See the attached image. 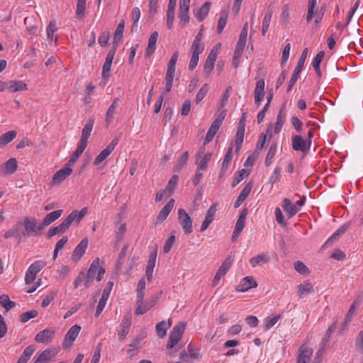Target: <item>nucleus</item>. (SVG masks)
I'll return each mask as SVG.
<instances>
[{"label":"nucleus","mask_w":363,"mask_h":363,"mask_svg":"<svg viewBox=\"0 0 363 363\" xmlns=\"http://www.w3.org/2000/svg\"><path fill=\"white\" fill-rule=\"evenodd\" d=\"M310 144V140L308 144H307L301 135H295L292 138V147L296 151L307 152Z\"/></svg>","instance_id":"obj_16"},{"label":"nucleus","mask_w":363,"mask_h":363,"mask_svg":"<svg viewBox=\"0 0 363 363\" xmlns=\"http://www.w3.org/2000/svg\"><path fill=\"white\" fill-rule=\"evenodd\" d=\"M252 188V185L251 184H247L245 185V186L242 189L241 192L240 193L239 196H238L236 201L234 203L235 208H238L241 206V204L245 201V200L247 199V197L249 196L251 190Z\"/></svg>","instance_id":"obj_27"},{"label":"nucleus","mask_w":363,"mask_h":363,"mask_svg":"<svg viewBox=\"0 0 363 363\" xmlns=\"http://www.w3.org/2000/svg\"><path fill=\"white\" fill-rule=\"evenodd\" d=\"M118 143V138H113L110 144L103 150L101 153L96 157V159H106L114 150L115 147L117 145Z\"/></svg>","instance_id":"obj_31"},{"label":"nucleus","mask_w":363,"mask_h":363,"mask_svg":"<svg viewBox=\"0 0 363 363\" xmlns=\"http://www.w3.org/2000/svg\"><path fill=\"white\" fill-rule=\"evenodd\" d=\"M177 4V0H169L167 11V26L168 29H172L174 19V10Z\"/></svg>","instance_id":"obj_22"},{"label":"nucleus","mask_w":363,"mask_h":363,"mask_svg":"<svg viewBox=\"0 0 363 363\" xmlns=\"http://www.w3.org/2000/svg\"><path fill=\"white\" fill-rule=\"evenodd\" d=\"M132 19L133 21V23L132 26V31H137L138 30V23L140 18V10L138 7H134L132 10Z\"/></svg>","instance_id":"obj_46"},{"label":"nucleus","mask_w":363,"mask_h":363,"mask_svg":"<svg viewBox=\"0 0 363 363\" xmlns=\"http://www.w3.org/2000/svg\"><path fill=\"white\" fill-rule=\"evenodd\" d=\"M174 74L175 72L167 71L165 76V91L167 93L172 89Z\"/></svg>","instance_id":"obj_49"},{"label":"nucleus","mask_w":363,"mask_h":363,"mask_svg":"<svg viewBox=\"0 0 363 363\" xmlns=\"http://www.w3.org/2000/svg\"><path fill=\"white\" fill-rule=\"evenodd\" d=\"M264 86L265 82L263 79H259L256 83L254 95H259L260 96H264Z\"/></svg>","instance_id":"obj_57"},{"label":"nucleus","mask_w":363,"mask_h":363,"mask_svg":"<svg viewBox=\"0 0 363 363\" xmlns=\"http://www.w3.org/2000/svg\"><path fill=\"white\" fill-rule=\"evenodd\" d=\"M60 348L50 347L41 352L34 363H48L59 352Z\"/></svg>","instance_id":"obj_11"},{"label":"nucleus","mask_w":363,"mask_h":363,"mask_svg":"<svg viewBox=\"0 0 363 363\" xmlns=\"http://www.w3.org/2000/svg\"><path fill=\"white\" fill-rule=\"evenodd\" d=\"M94 123V117L89 118L82 130V136L80 138L81 141H83V142L87 143L88 139L91 135L92 129H93Z\"/></svg>","instance_id":"obj_28"},{"label":"nucleus","mask_w":363,"mask_h":363,"mask_svg":"<svg viewBox=\"0 0 363 363\" xmlns=\"http://www.w3.org/2000/svg\"><path fill=\"white\" fill-rule=\"evenodd\" d=\"M179 177L177 175H174L171 177L169 179L168 184L164 189V191L168 193L169 194H172L173 191H174L177 183H178Z\"/></svg>","instance_id":"obj_52"},{"label":"nucleus","mask_w":363,"mask_h":363,"mask_svg":"<svg viewBox=\"0 0 363 363\" xmlns=\"http://www.w3.org/2000/svg\"><path fill=\"white\" fill-rule=\"evenodd\" d=\"M191 49L193 55H196L199 57V55L204 50V45L201 42L193 41Z\"/></svg>","instance_id":"obj_54"},{"label":"nucleus","mask_w":363,"mask_h":363,"mask_svg":"<svg viewBox=\"0 0 363 363\" xmlns=\"http://www.w3.org/2000/svg\"><path fill=\"white\" fill-rule=\"evenodd\" d=\"M218 46H220V44L216 45L208 54L206 62L203 66V74L208 77L214 69L215 62L218 57Z\"/></svg>","instance_id":"obj_8"},{"label":"nucleus","mask_w":363,"mask_h":363,"mask_svg":"<svg viewBox=\"0 0 363 363\" xmlns=\"http://www.w3.org/2000/svg\"><path fill=\"white\" fill-rule=\"evenodd\" d=\"M87 213V208H83L81 211H73L69 216L59 225L61 230L65 233L68 230L71 224L74 221L77 223L80 222L81 220Z\"/></svg>","instance_id":"obj_4"},{"label":"nucleus","mask_w":363,"mask_h":363,"mask_svg":"<svg viewBox=\"0 0 363 363\" xmlns=\"http://www.w3.org/2000/svg\"><path fill=\"white\" fill-rule=\"evenodd\" d=\"M125 28V22L124 21H121L119 24L118 25L113 36V45H116V44L118 45V41H120L123 36V32Z\"/></svg>","instance_id":"obj_38"},{"label":"nucleus","mask_w":363,"mask_h":363,"mask_svg":"<svg viewBox=\"0 0 363 363\" xmlns=\"http://www.w3.org/2000/svg\"><path fill=\"white\" fill-rule=\"evenodd\" d=\"M306 197H301L294 204H293L289 199L285 198L282 201V208L289 218L295 216L304 205Z\"/></svg>","instance_id":"obj_2"},{"label":"nucleus","mask_w":363,"mask_h":363,"mask_svg":"<svg viewBox=\"0 0 363 363\" xmlns=\"http://www.w3.org/2000/svg\"><path fill=\"white\" fill-rule=\"evenodd\" d=\"M131 325V317L129 315H126L123 317L122 322L119 325L118 336L120 340H123L125 338L127 335L129 333L130 328Z\"/></svg>","instance_id":"obj_14"},{"label":"nucleus","mask_w":363,"mask_h":363,"mask_svg":"<svg viewBox=\"0 0 363 363\" xmlns=\"http://www.w3.org/2000/svg\"><path fill=\"white\" fill-rule=\"evenodd\" d=\"M7 88L11 92H16L27 90L28 86L22 81H10Z\"/></svg>","instance_id":"obj_34"},{"label":"nucleus","mask_w":363,"mask_h":363,"mask_svg":"<svg viewBox=\"0 0 363 363\" xmlns=\"http://www.w3.org/2000/svg\"><path fill=\"white\" fill-rule=\"evenodd\" d=\"M247 216V211L242 210L241 213H240L239 218L235 223V230L237 232H242L245 225V220Z\"/></svg>","instance_id":"obj_44"},{"label":"nucleus","mask_w":363,"mask_h":363,"mask_svg":"<svg viewBox=\"0 0 363 363\" xmlns=\"http://www.w3.org/2000/svg\"><path fill=\"white\" fill-rule=\"evenodd\" d=\"M55 335V330L52 328H46L35 336V341L40 343L48 344L52 342Z\"/></svg>","instance_id":"obj_13"},{"label":"nucleus","mask_w":363,"mask_h":363,"mask_svg":"<svg viewBox=\"0 0 363 363\" xmlns=\"http://www.w3.org/2000/svg\"><path fill=\"white\" fill-rule=\"evenodd\" d=\"M273 14V11L270 9L269 8L266 11L263 21H262V35L264 36L268 31V28L272 20Z\"/></svg>","instance_id":"obj_36"},{"label":"nucleus","mask_w":363,"mask_h":363,"mask_svg":"<svg viewBox=\"0 0 363 363\" xmlns=\"http://www.w3.org/2000/svg\"><path fill=\"white\" fill-rule=\"evenodd\" d=\"M210 6L211 3L208 1H206L200 8L196 9L194 11V13L199 22L203 21L208 16V13L210 10Z\"/></svg>","instance_id":"obj_25"},{"label":"nucleus","mask_w":363,"mask_h":363,"mask_svg":"<svg viewBox=\"0 0 363 363\" xmlns=\"http://www.w3.org/2000/svg\"><path fill=\"white\" fill-rule=\"evenodd\" d=\"M245 120L246 113H243L240 119L236 133V135H239L240 138V136H244L245 135Z\"/></svg>","instance_id":"obj_56"},{"label":"nucleus","mask_w":363,"mask_h":363,"mask_svg":"<svg viewBox=\"0 0 363 363\" xmlns=\"http://www.w3.org/2000/svg\"><path fill=\"white\" fill-rule=\"evenodd\" d=\"M120 99L118 97L115 98L111 104V105L108 107L106 113V119L109 123L111 122L114 115L116 112V108L119 104Z\"/></svg>","instance_id":"obj_37"},{"label":"nucleus","mask_w":363,"mask_h":363,"mask_svg":"<svg viewBox=\"0 0 363 363\" xmlns=\"http://www.w3.org/2000/svg\"><path fill=\"white\" fill-rule=\"evenodd\" d=\"M297 293L299 298H303L308 294H314L313 286L309 281H305L298 286Z\"/></svg>","instance_id":"obj_21"},{"label":"nucleus","mask_w":363,"mask_h":363,"mask_svg":"<svg viewBox=\"0 0 363 363\" xmlns=\"http://www.w3.org/2000/svg\"><path fill=\"white\" fill-rule=\"evenodd\" d=\"M45 262L43 260H38L33 263L29 267L28 270L33 272L35 274H37L45 266Z\"/></svg>","instance_id":"obj_55"},{"label":"nucleus","mask_w":363,"mask_h":363,"mask_svg":"<svg viewBox=\"0 0 363 363\" xmlns=\"http://www.w3.org/2000/svg\"><path fill=\"white\" fill-rule=\"evenodd\" d=\"M145 281L144 278L140 279L138 284L136 300L143 299L145 296Z\"/></svg>","instance_id":"obj_50"},{"label":"nucleus","mask_w":363,"mask_h":363,"mask_svg":"<svg viewBox=\"0 0 363 363\" xmlns=\"http://www.w3.org/2000/svg\"><path fill=\"white\" fill-rule=\"evenodd\" d=\"M244 48L240 47H235L233 59V65L236 69L239 66L240 57L242 55Z\"/></svg>","instance_id":"obj_53"},{"label":"nucleus","mask_w":363,"mask_h":363,"mask_svg":"<svg viewBox=\"0 0 363 363\" xmlns=\"http://www.w3.org/2000/svg\"><path fill=\"white\" fill-rule=\"evenodd\" d=\"M280 318H281V316L279 315H276L269 316V317H267L266 318H264L263 320L264 330H269L272 327H273L278 322V320L280 319Z\"/></svg>","instance_id":"obj_45"},{"label":"nucleus","mask_w":363,"mask_h":363,"mask_svg":"<svg viewBox=\"0 0 363 363\" xmlns=\"http://www.w3.org/2000/svg\"><path fill=\"white\" fill-rule=\"evenodd\" d=\"M35 350V348L33 345H29L24 350L23 354L20 356L17 363H26L33 354Z\"/></svg>","instance_id":"obj_39"},{"label":"nucleus","mask_w":363,"mask_h":363,"mask_svg":"<svg viewBox=\"0 0 363 363\" xmlns=\"http://www.w3.org/2000/svg\"><path fill=\"white\" fill-rule=\"evenodd\" d=\"M233 262V259L231 256H228L221 264L220 267L218 268L217 272L224 277L229 269L231 267L232 264Z\"/></svg>","instance_id":"obj_40"},{"label":"nucleus","mask_w":363,"mask_h":363,"mask_svg":"<svg viewBox=\"0 0 363 363\" xmlns=\"http://www.w3.org/2000/svg\"><path fill=\"white\" fill-rule=\"evenodd\" d=\"M191 0H179V18L185 24L189 22V4Z\"/></svg>","instance_id":"obj_15"},{"label":"nucleus","mask_w":363,"mask_h":363,"mask_svg":"<svg viewBox=\"0 0 363 363\" xmlns=\"http://www.w3.org/2000/svg\"><path fill=\"white\" fill-rule=\"evenodd\" d=\"M349 225L347 223L344 224L342 225L339 229H337L330 238L328 239L325 244H328L330 242L333 240H336L340 235L345 233V232L347 230Z\"/></svg>","instance_id":"obj_48"},{"label":"nucleus","mask_w":363,"mask_h":363,"mask_svg":"<svg viewBox=\"0 0 363 363\" xmlns=\"http://www.w3.org/2000/svg\"><path fill=\"white\" fill-rule=\"evenodd\" d=\"M62 213L63 210L60 209L52 211L46 215V216L43 218L41 224L39 225V229H43L45 226H48L62 216Z\"/></svg>","instance_id":"obj_19"},{"label":"nucleus","mask_w":363,"mask_h":363,"mask_svg":"<svg viewBox=\"0 0 363 363\" xmlns=\"http://www.w3.org/2000/svg\"><path fill=\"white\" fill-rule=\"evenodd\" d=\"M104 273L105 269L100 267L99 259H95L91 264L84 278V286L86 288L89 287L91 281L95 278H96L97 281H101Z\"/></svg>","instance_id":"obj_1"},{"label":"nucleus","mask_w":363,"mask_h":363,"mask_svg":"<svg viewBox=\"0 0 363 363\" xmlns=\"http://www.w3.org/2000/svg\"><path fill=\"white\" fill-rule=\"evenodd\" d=\"M208 84H204L201 88L199 89V91H198L196 96V99H195V102L196 104H199L200 101H201L203 100V99L205 97V96L206 95V94L208 93Z\"/></svg>","instance_id":"obj_60"},{"label":"nucleus","mask_w":363,"mask_h":363,"mask_svg":"<svg viewBox=\"0 0 363 363\" xmlns=\"http://www.w3.org/2000/svg\"><path fill=\"white\" fill-rule=\"evenodd\" d=\"M216 208L215 205H212L207 211L205 216L204 220L202 222L200 230L201 232L205 231L210 224L212 223V221L214 219V216L216 215Z\"/></svg>","instance_id":"obj_20"},{"label":"nucleus","mask_w":363,"mask_h":363,"mask_svg":"<svg viewBox=\"0 0 363 363\" xmlns=\"http://www.w3.org/2000/svg\"><path fill=\"white\" fill-rule=\"evenodd\" d=\"M158 32L154 31L152 33L148 40V45L146 48L145 57H150L156 49V43L158 38Z\"/></svg>","instance_id":"obj_26"},{"label":"nucleus","mask_w":363,"mask_h":363,"mask_svg":"<svg viewBox=\"0 0 363 363\" xmlns=\"http://www.w3.org/2000/svg\"><path fill=\"white\" fill-rule=\"evenodd\" d=\"M16 169V160H7L2 164L1 171L4 174H13Z\"/></svg>","instance_id":"obj_32"},{"label":"nucleus","mask_w":363,"mask_h":363,"mask_svg":"<svg viewBox=\"0 0 363 363\" xmlns=\"http://www.w3.org/2000/svg\"><path fill=\"white\" fill-rule=\"evenodd\" d=\"M156 258H157V250H155L150 255L149 260L147 262V264L146 270H145V275L149 281H150L152 280L153 270H154V267H155V263H156Z\"/></svg>","instance_id":"obj_24"},{"label":"nucleus","mask_w":363,"mask_h":363,"mask_svg":"<svg viewBox=\"0 0 363 363\" xmlns=\"http://www.w3.org/2000/svg\"><path fill=\"white\" fill-rule=\"evenodd\" d=\"M18 227L23 226L24 232L23 235L25 236L30 237L37 235L39 226H37V220L33 217H26L18 223Z\"/></svg>","instance_id":"obj_5"},{"label":"nucleus","mask_w":363,"mask_h":363,"mask_svg":"<svg viewBox=\"0 0 363 363\" xmlns=\"http://www.w3.org/2000/svg\"><path fill=\"white\" fill-rule=\"evenodd\" d=\"M294 269L301 274H307L309 273L308 267L304 263L297 261L294 263Z\"/></svg>","instance_id":"obj_64"},{"label":"nucleus","mask_w":363,"mask_h":363,"mask_svg":"<svg viewBox=\"0 0 363 363\" xmlns=\"http://www.w3.org/2000/svg\"><path fill=\"white\" fill-rule=\"evenodd\" d=\"M111 64L108 62H105L103 67H102V79H103V85L105 86L106 84V82L110 77L111 75Z\"/></svg>","instance_id":"obj_51"},{"label":"nucleus","mask_w":363,"mask_h":363,"mask_svg":"<svg viewBox=\"0 0 363 363\" xmlns=\"http://www.w3.org/2000/svg\"><path fill=\"white\" fill-rule=\"evenodd\" d=\"M0 304L2 307H4L6 311L10 310L13 307L15 306V303L11 301L8 295L3 294L0 296Z\"/></svg>","instance_id":"obj_47"},{"label":"nucleus","mask_w":363,"mask_h":363,"mask_svg":"<svg viewBox=\"0 0 363 363\" xmlns=\"http://www.w3.org/2000/svg\"><path fill=\"white\" fill-rule=\"evenodd\" d=\"M145 337L144 335L137 336L133 341L128 345V353L134 354V351L140 349L142 347V341Z\"/></svg>","instance_id":"obj_43"},{"label":"nucleus","mask_w":363,"mask_h":363,"mask_svg":"<svg viewBox=\"0 0 363 363\" xmlns=\"http://www.w3.org/2000/svg\"><path fill=\"white\" fill-rule=\"evenodd\" d=\"M87 145L86 143L79 140L77 150L73 152L70 159H78L83 152L84 151Z\"/></svg>","instance_id":"obj_59"},{"label":"nucleus","mask_w":363,"mask_h":363,"mask_svg":"<svg viewBox=\"0 0 363 363\" xmlns=\"http://www.w3.org/2000/svg\"><path fill=\"white\" fill-rule=\"evenodd\" d=\"M297 363H320V359L313 356L311 347L303 345L299 349Z\"/></svg>","instance_id":"obj_7"},{"label":"nucleus","mask_w":363,"mask_h":363,"mask_svg":"<svg viewBox=\"0 0 363 363\" xmlns=\"http://www.w3.org/2000/svg\"><path fill=\"white\" fill-rule=\"evenodd\" d=\"M175 242V235L173 233H171L169 237L166 240L164 245L163 247V252L164 253H168Z\"/></svg>","instance_id":"obj_62"},{"label":"nucleus","mask_w":363,"mask_h":363,"mask_svg":"<svg viewBox=\"0 0 363 363\" xmlns=\"http://www.w3.org/2000/svg\"><path fill=\"white\" fill-rule=\"evenodd\" d=\"M179 52L176 51L172 54L168 62L167 71L175 72V65L177 62Z\"/></svg>","instance_id":"obj_61"},{"label":"nucleus","mask_w":363,"mask_h":363,"mask_svg":"<svg viewBox=\"0 0 363 363\" xmlns=\"http://www.w3.org/2000/svg\"><path fill=\"white\" fill-rule=\"evenodd\" d=\"M185 328L186 325L184 323H179L173 328L169 334L167 342V347L169 349H172L179 342L184 333Z\"/></svg>","instance_id":"obj_6"},{"label":"nucleus","mask_w":363,"mask_h":363,"mask_svg":"<svg viewBox=\"0 0 363 363\" xmlns=\"http://www.w3.org/2000/svg\"><path fill=\"white\" fill-rule=\"evenodd\" d=\"M178 218L184 232L186 234L191 233L193 232L192 220L183 208L178 210Z\"/></svg>","instance_id":"obj_9"},{"label":"nucleus","mask_w":363,"mask_h":363,"mask_svg":"<svg viewBox=\"0 0 363 363\" xmlns=\"http://www.w3.org/2000/svg\"><path fill=\"white\" fill-rule=\"evenodd\" d=\"M269 260V257L266 254H259L250 259V263L252 267H256L257 266L262 265L263 264L267 263Z\"/></svg>","instance_id":"obj_33"},{"label":"nucleus","mask_w":363,"mask_h":363,"mask_svg":"<svg viewBox=\"0 0 363 363\" xmlns=\"http://www.w3.org/2000/svg\"><path fill=\"white\" fill-rule=\"evenodd\" d=\"M89 240L86 238L82 240L79 244L75 247L72 254V259L79 260L85 253L88 246Z\"/></svg>","instance_id":"obj_23"},{"label":"nucleus","mask_w":363,"mask_h":363,"mask_svg":"<svg viewBox=\"0 0 363 363\" xmlns=\"http://www.w3.org/2000/svg\"><path fill=\"white\" fill-rule=\"evenodd\" d=\"M57 292L55 291H52L49 292L43 298L41 306L43 308L47 307L55 298L56 296Z\"/></svg>","instance_id":"obj_63"},{"label":"nucleus","mask_w":363,"mask_h":363,"mask_svg":"<svg viewBox=\"0 0 363 363\" xmlns=\"http://www.w3.org/2000/svg\"><path fill=\"white\" fill-rule=\"evenodd\" d=\"M17 135L16 130H9L0 136V147H5L11 142Z\"/></svg>","instance_id":"obj_35"},{"label":"nucleus","mask_w":363,"mask_h":363,"mask_svg":"<svg viewBox=\"0 0 363 363\" xmlns=\"http://www.w3.org/2000/svg\"><path fill=\"white\" fill-rule=\"evenodd\" d=\"M80 330L81 327L78 325H74L69 329L62 342L64 348H69L72 346L74 340L79 335Z\"/></svg>","instance_id":"obj_10"},{"label":"nucleus","mask_w":363,"mask_h":363,"mask_svg":"<svg viewBox=\"0 0 363 363\" xmlns=\"http://www.w3.org/2000/svg\"><path fill=\"white\" fill-rule=\"evenodd\" d=\"M228 20V14L225 12H223L221 16L218 20L217 25V32L218 33H221L227 23Z\"/></svg>","instance_id":"obj_58"},{"label":"nucleus","mask_w":363,"mask_h":363,"mask_svg":"<svg viewBox=\"0 0 363 363\" xmlns=\"http://www.w3.org/2000/svg\"><path fill=\"white\" fill-rule=\"evenodd\" d=\"M307 54H308V48H305L303 50V52L299 57V60L297 62V65H296L293 73L299 76V74L301 73V72L302 71V69L303 68L304 63H305V61H306V59L307 57Z\"/></svg>","instance_id":"obj_41"},{"label":"nucleus","mask_w":363,"mask_h":363,"mask_svg":"<svg viewBox=\"0 0 363 363\" xmlns=\"http://www.w3.org/2000/svg\"><path fill=\"white\" fill-rule=\"evenodd\" d=\"M286 118L285 106L283 105L278 113L277 121L274 127V133H279L281 131L282 125L284 124Z\"/></svg>","instance_id":"obj_29"},{"label":"nucleus","mask_w":363,"mask_h":363,"mask_svg":"<svg viewBox=\"0 0 363 363\" xmlns=\"http://www.w3.org/2000/svg\"><path fill=\"white\" fill-rule=\"evenodd\" d=\"M174 205V200L172 199L167 202V203L162 208V209L159 213L156 220V224L162 223L167 218L169 213L172 211Z\"/></svg>","instance_id":"obj_18"},{"label":"nucleus","mask_w":363,"mask_h":363,"mask_svg":"<svg viewBox=\"0 0 363 363\" xmlns=\"http://www.w3.org/2000/svg\"><path fill=\"white\" fill-rule=\"evenodd\" d=\"M156 301L155 299H148L145 301L143 299L136 300L135 314L143 315L147 313L155 305Z\"/></svg>","instance_id":"obj_12"},{"label":"nucleus","mask_w":363,"mask_h":363,"mask_svg":"<svg viewBox=\"0 0 363 363\" xmlns=\"http://www.w3.org/2000/svg\"><path fill=\"white\" fill-rule=\"evenodd\" d=\"M170 323L162 320L156 325V331L158 336L161 338L164 337L167 334V330L170 327Z\"/></svg>","instance_id":"obj_42"},{"label":"nucleus","mask_w":363,"mask_h":363,"mask_svg":"<svg viewBox=\"0 0 363 363\" xmlns=\"http://www.w3.org/2000/svg\"><path fill=\"white\" fill-rule=\"evenodd\" d=\"M220 125H221L218 123V122L213 121L211 125L210 126V128L207 132L206 136L204 139V141H203L204 145H206V144H208L209 142H211L212 140V139L213 138L215 135L217 133Z\"/></svg>","instance_id":"obj_30"},{"label":"nucleus","mask_w":363,"mask_h":363,"mask_svg":"<svg viewBox=\"0 0 363 363\" xmlns=\"http://www.w3.org/2000/svg\"><path fill=\"white\" fill-rule=\"evenodd\" d=\"M76 160H69V162L60 169L55 172L52 178V185H59L64 182L72 172V167Z\"/></svg>","instance_id":"obj_3"},{"label":"nucleus","mask_w":363,"mask_h":363,"mask_svg":"<svg viewBox=\"0 0 363 363\" xmlns=\"http://www.w3.org/2000/svg\"><path fill=\"white\" fill-rule=\"evenodd\" d=\"M257 281L254 278L251 277H246L240 281L239 285L237 286V290L238 291L245 292L250 289L257 287Z\"/></svg>","instance_id":"obj_17"}]
</instances>
